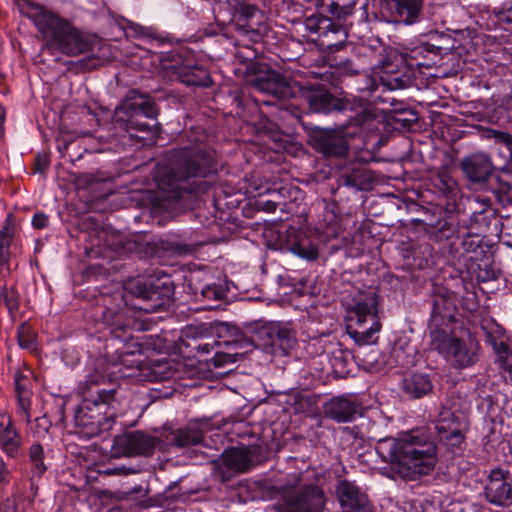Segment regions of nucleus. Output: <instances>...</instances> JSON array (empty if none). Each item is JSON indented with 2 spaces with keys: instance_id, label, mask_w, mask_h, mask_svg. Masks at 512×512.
<instances>
[{
  "instance_id": "17",
  "label": "nucleus",
  "mask_w": 512,
  "mask_h": 512,
  "mask_svg": "<svg viewBox=\"0 0 512 512\" xmlns=\"http://www.w3.org/2000/svg\"><path fill=\"white\" fill-rule=\"evenodd\" d=\"M325 499L323 491L308 485L298 492H288L277 503L278 512H322Z\"/></svg>"
},
{
  "instance_id": "5",
  "label": "nucleus",
  "mask_w": 512,
  "mask_h": 512,
  "mask_svg": "<svg viewBox=\"0 0 512 512\" xmlns=\"http://www.w3.org/2000/svg\"><path fill=\"white\" fill-rule=\"evenodd\" d=\"M306 101L310 109L317 113L338 112L344 114L347 118L349 127H358L359 129L376 128V110L369 102L356 101L350 98H337L322 87H306Z\"/></svg>"
},
{
  "instance_id": "47",
  "label": "nucleus",
  "mask_w": 512,
  "mask_h": 512,
  "mask_svg": "<svg viewBox=\"0 0 512 512\" xmlns=\"http://www.w3.org/2000/svg\"><path fill=\"white\" fill-rule=\"evenodd\" d=\"M51 427V422L46 416L36 418L35 420V434L38 438L44 437Z\"/></svg>"
},
{
  "instance_id": "52",
  "label": "nucleus",
  "mask_w": 512,
  "mask_h": 512,
  "mask_svg": "<svg viewBox=\"0 0 512 512\" xmlns=\"http://www.w3.org/2000/svg\"><path fill=\"white\" fill-rule=\"evenodd\" d=\"M132 472L131 469L126 468L124 466H118L114 468H106L104 470H101L100 473L104 475H127Z\"/></svg>"
},
{
  "instance_id": "30",
  "label": "nucleus",
  "mask_w": 512,
  "mask_h": 512,
  "mask_svg": "<svg viewBox=\"0 0 512 512\" xmlns=\"http://www.w3.org/2000/svg\"><path fill=\"white\" fill-rule=\"evenodd\" d=\"M287 249L297 257L306 261H316L319 258L318 244L310 237L294 232L287 240Z\"/></svg>"
},
{
  "instance_id": "57",
  "label": "nucleus",
  "mask_w": 512,
  "mask_h": 512,
  "mask_svg": "<svg viewBox=\"0 0 512 512\" xmlns=\"http://www.w3.org/2000/svg\"><path fill=\"white\" fill-rule=\"evenodd\" d=\"M422 512H442V508L439 505H434L433 502L425 501L422 505Z\"/></svg>"
},
{
  "instance_id": "63",
  "label": "nucleus",
  "mask_w": 512,
  "mask_h": 512,
  "mask_svg": "<svg viewBox=\"0 0 512 512\" xmlns=\"http://www.w3.org/2000/svg\"><path fill=\"white\" fill-rule=\"evenodd\" d=\"M109 512H118L117 510H110Z\"/></svg>"
},
{
  "instance_id": "56",
  "label": "nucleus",
  "mask_w": 512,
  "mask_h": 512,
  "mask_svg": "<svg viewBox=\"0 0 512 512\" xmlns=\"http://www.w3.org/2000/svg\"><path fill=\"white\" fill-rule=\"evenodd\" d=\"M9 480V470L6 463L0 458V483H6Z\"/></svg>"
},
{
  "instance_id": "15",
  "label": "nucleus",
  "mask_w": 512,
  "mask_h": 512,
  "mask_svg": "<svg viewBox=\"0 0 512 512\" xmlns=\"http://www.w3.org/2000/svg\"><path fill=\"white\" fill-rule=\"evenodd\" d=\"M415 79L414 70L409 67L401 57H396L394 60H384L379 72V81L372 78L367 80L366 89L370 93L375 92L379 86H383L389 90L405 89L412 85Z\"/></svg>"
},
{
  "instance_id": "51",
  "label": "nucleus",
  "mask_w": 512,
  "mask_h": 512,
  "mask_svg": "<svg viewBox=\"0 0 512 512\" xmlns=\"http://www.w3.org/2000/svg\"><path fill=\"white\" fill-rule=\"evenodd\" d=\"M49 166V160L45 156L38 155L34 163V173H43Z\"/></svg>"
},
{
  "instance_id": "33",
  "label": "nucleus",
  "mask_w": 512,
  "mask_h": 512,
  "mask_svg": "<svg viewBox=\"0 0 512 512\" xmlns=\"http://www.w3.org/2000/svg\"><path fill=\"white\" fill-rule=\"evenodd\" d=\"M340 20H335L331 29H328L321 38H312V41L321 49L330 52L338 51L345 44L348 37L344 25L339 22Z\"/></svg>"
},
{
  "instance_id": "22",
  "label": "nucleus",
  "mask_w": 512,
  "mask_h": 512,
  "mask_svg": "<svg viewBox=\"0 0 512 512\" xmlns=\"http://www.w3.org/2000/svg\"><path fill=\"white\" fill-rule=\"evenodd\" d=\"M486 499L497 506H508L512 502V478L508 471L491 470L484 488Z\"/></svg>"
},
{
  "instance_id": "25",
  "label": "nucleus",
  "mask_w": 512,
  "mask_h": 512,
  "mask_svg": "<svg viewBox=\"0 0 512 512\" xmlns=\"http://www.w3.org/2000/svg\"><path fill=\"white\" fill-rule=\"evenodd\" d=\"M361 410V403L352 395L332 397L323 407L324 415L337 423L354 421L361 415Z\"/></svg>"
},
{
  "instance_id": "18",
  "label": "nucleus",
  "mask_w": 512,
  "mask_h": 512,
  "mask_svg": "<svg viewBox=\"0 0 512 512\" xmlns=\"http://www.w3.org/2000/svg\"><path fill=\"white\" fill-rule=\"evenodd\" d=\"M156 438L142 432H129L113 438L112 451L115 455L149 456L156 447Z\"/></svg>"
},
{
  "instance_id": "24",
  "label": "nucleus",
  "mask_w": 512,
  "mask_h": 512,
  "mask_svg": "<svg viewBox=\"0 0 512 512\" xmlns=\"http://www.w3.org/2000/svg\"><path fill=\"white\" fill-rule=\"evenodd\" d=\"M261 454L260 445L231 447L221 455V462L230 472L244 473L258 461Z\"/></svg>"
},
{
  "instance_id": "48",
  "label": "nucleus",
  "mask_w": 512,
  "mask_h": 512,
  "mask_svg": "<svg viewBox=\"0 0 512 512\" xmlns=\"http://www.w3.org/2000/svg\"><path fill=\"white\" fill-rule=\"evenodd\" d=\"M235 56L240 60V62L246 63L257 57V51L252 47L247 46L243 51H237Z\"/></svg>"
},
{
  "instance_id": "46",
  "label": "nucleus",
  "mask_w": 512,
  "mask_h": 512,
  "mask_svg": "<svg viewBox=\"0 0 512 512\" xmlns=\"http://www.w3.org/2000/svg\"><path fill=\"white\" fill-rule=\"evenodd\" d=\"M13 230L7 223L0 229V251L8 252L12 242Z\"/></svg>"
},
{
  "instance_id": "23",
  "label": "nucleus",
  "mask_w": 512,
  "mask_h": 512,
  "mask_svg": "<svg viewBox=\"0 0 512 512\" xmlns=\"http://www.w3.org/2000/svg\"><path fill=\"white\" fill-rule=\"evenodd\" d=\"M159 288L158 284H148L146 280L135 279L130 282L128 289L144 302L143 305H139L137 308L147 313H152L158 311L169 302L170 289H166V292L162 293Z\"/></svg>"
},
{
  "instance_id": "7",
  "label": "nucleus",
  "mask_w": 512,
  "mask_h": 512,
  "mask_svg": "<svg viewBox=\"0 0 512 512\" xmlns=\"http://www.w3.org/2000/svg\"><path fill=\"white\" fill-rule=\"evenodd\" d=\"M378 295L374 289L359 291L347 307V328L361 344L372 341L373 335L380 330L377 315Z\"/></svg>"
},
{
  "instance_id": "62",
  "label": "nucleus",
  "mask_w": 512,
  "mask_h": 512,
  "mask_svg": "<svg viewBox=\"0 0 512 512\" xmlns=\"http://www.w3.org/2000/svg\"><path fill=\"white\" fill-rule=\"evenodd\" d=\"M300 479L298 476H295V482H298Z\"/></svg>"
},
{
  "instance_id": "21",
  "label": "nucleus",
  "mask_w": 512,
  "mask_h": 512,
  "mask_svg": "<svg viewBox=\"0 0 512 512\" xmlns=\"http://www.w3.org/2000/svg\"><path fill=\"white\" fill-rule=\"evenodd\" d=\"M447 49L432 42H419L405 48L400 57L415 71V69L431 68L437 65L441 55Z\"/></svg>"
},
{
  "instance_id": "36",
  "label": "nucleus",
  "mask_w": 512,
  "mask_h": 512,
  "mask_svg": "<svg viewBox=\"0 0 512 512\" xmlns=\"http://www.w3.org/2000/svg\"><path fill=\"white\" fill-rule=\"evenodd\" d=\"M334 21L321 13H315L305 19L304 25L310 33L311 39L321 38L328 29L333 27Z\"/></svg>"
},
{
  "instance_id": "31",
  "label": "nucleus",
  "mask_w": 512,
  "mask_h": 512,
  "mask_svg": "<svg viewBox=\"0 0 512 512\" xmlns=\"http://www.w3.org/2000/svg\"><path fill=\"white\" fill-rule=\"evenodd\" d=\"M403 392L412 399L422 398L433 390V383L428 374L414 373L402 380Z\"/></svg>"
},
{
  "instance_id": "9",
  "label": "nucleus",
  "mask_w": 512,
  "mask_h": 512,
  "mask_svg": "<svg viewBox=\"0 0 512 512\" xmlns=\"http://www.w3.org/2000/svg\"><path fill=\"white\" fill-rule=\"evenodd\" d=\"M158 113L157 104L152 97L132 90L116 107L113 123L131 134L133 132H148L149 125L141 118L156 119Z\"/></svg>"
},
{
  "instance_id": "53",
  "label": "nucleus",
  "mask_w": 512,
  "mask_h": 512,
  "mask_svg": "<svg viewBox=\"0 0 512 512\" xmlns=\"http://www.w3.org/2000/svg\"><path fill=\"white\" fill-rule=\"evenodd\" d=\"M216 344H219V342L213 339L211 342L194 346L193 349H195L199 354H210Z\"/></svg>"
},
{
  "instance_id": "60",
  "label": "nucleus",
  "mask_w": 512,
  "mask_h": 512,
  "mask_svg": "<svg viewBox=\"0 0 512 512\" xmlns=\"http://www.w3.org/2000/svg\"><path fill=\"white\" fill-rule=\"evenodd\" d=\"M8 256H9V251L8 252H3L0 251V259L1 261H6L8 259Z\"/></svg>"
},
{
  "instance_id": "8",
  "label": "nucleus",
  "mask_w": 512,
  "mask_h": 512,
  "mask_svg": "<svg viewBox=\"0 0 512 512\" xmlns=\"http://www.w3.org/2000/svg\"><path fill=\"white\" fill-rule=\"evenodd\" d=\"M431 346L455 369L472 367L479 360L480 345L469 334L456 336L453 331L434 332Z\"/></svg>"
},
{
  "instance_id": "3",
  "label": "nucleus",
  "mask_w": 512,
  "mask_h": 512,
  "mask_svg": "<svg viewBox=\"0 0 512 512\" xmlns=\"http://www.w3.org/2000/svg\"><path fill=\"white\" fill-rule=\"evenodd\" d=\"M21 16L29 19L51 54L76 57L91 52L98 37L75 26L72 21L36 0H15Z\"/></svg>"
},
{
  "instance_id": "27",
  "label": "nucleus",
  "mask_w": 512,
  "mask_h": 512,
  "mask_svg": "<svg viewBox=\"0 0 512 512\" xmlns=\"http://www.w3.org/2000/svg\"><path fill=\"white\" fill-rule=\"evenodd\" d=\"M373 182V173L362 163H354L345 168L338 178L339 186L354 188L360 191L370 189Z\"/></svg>"
},
{
  "instance_id": "50",
  "label": "nucleus",
  "mask_w": 512,
  "mask_h": 512,
  "mask_svg": "<svg viewBox=\"0 0 512 512\" xmlns=\"http://www.w3.org/2000/svg\"><path fill=\"white\" fill-rule=\"evenodd\" d=\"M501 238L504 244H506L509 247H512V219L508 220L505 224H503Z\"/></svg>"
},
{
  "instance_id": "29",
  "label": "nucleus",
  "mask_w": 512,
  "mask_h": 512,
  "mask_svg": "<svg viewBox=\"0 0 512 512\" xmlns=\"http://www.w3.org/2000/svg\"><path fill=\"white\" fill-rule=\"evenodd\" d=\"M462 165L472 182H485L493 170L490 158L484 153H476L466 157Z\"/></svg>"
},
{
  "instance_id": "42",
  "label": "nucleus",
  "mask_w": 512,
  "mask_h": 512,
  "mask_svg": "<svg viewBox=\"0 0 512 512\" xmlns=\"http://www.w3.org/2000/svg\"><path fill=\"white\" fill-rule=\"evenodd\" d=\"M17 340L21 348L33 349L35 347V336L30 326L21 324L17 329Z\"/></svg>"
},
{
  "instance_id": "44",
  "label": "nucleus",
  "mask_w": 512,
  "mask_h": 512,
  "mask_svg": "<svg viewBox=\"0 0 512 512\" xmlns=\"http://www.w3.org/2000/svg\"><path fill=\"white\" fill-rule=\"evenodd\" d=\"M493 14L500 23L512 25V0H507L500 8H494Z\"/></svg>"
},
{
  "instance_id": "32",
  "label": "nucleus",
  "mask_w": 512,
  "mask_h": 512,
  "mask_svg": "<svg viewBox=\"0 0 512 512\" xmlns=\"http://www.w3.org/2000/svg\"><path fill=\"white\" fill-rule=\"evenodd\" d=\"M228 331V324L223 322H200L188 325L184 330V335L188 339H213L222 337L224 332Z\"/></svg>"
},
{
  "instance_id": "54",
  "label": "nucleus",
  "mask_w": 512,
  "mask_h": 512,
  "mask_svg": "<svg viewBox=\"0 0 512 512\" xmlns=\"http://www.w3.org/2000/svg\"><path fill=\"white\" fill-rule=\"evenodd\" d=\"M1 512H18L15 500L7 498L1 505Z\"/></svg>"
},
{
  "instance_id": "45",
  "label": "nucleus",
  "mask_w": 512,
  "mask_h": 512,
  "mask_svg": "<svg viewBox=\"0 0 512 512\" xmlns=\"http://www.w3.org/2000/svg\"><path fill=\"white\" fill-rule=\"evenodd\" d=\"M435 186L439 188L443 193L448 194L451 193L456 183L455 181L446 173H439L435 178Z\"/></svg>"
},
{
  "instance_id": "28",
  "label": "nucleus",
  "mask_w": 512,
  "mask_h": 512,
  "mask_svg": "<svg viewBox=\"0 0 512 512\" xmlns=\"http://www.w3.org/2000/svg\"><path fill=\"white\" fill-rule=\"evenodd\" d=\"M23 439L11 419L5 423L0 421V449L9 458L16 459L21 455Z\"/></svg>"
},
{
  "instance_id": "13",
  "label": "nucleus",
  "mask_w": 512,
  "mask_h": 512,
  "mask_svg": "<svg viewBox=\"0 0 512 512\" xmlns=\"http://www.w3.org/2000/svg\"><path fill=\"white\" fill-rule=\"evenodd\" d=\"M166 76L185 84L186 86L210 87L212 79L208 69L192 60L183 59L180 55H172L171 59L162 62Z\"/></svg>"
},
{
  "instance_id": "1",
  "label": "nucleus",
  "mask_w": 512,
  "mask_h": 512,
  "mask_svg": "<svg viewBox=\"0 0 512 512\" xmlns=\"http://www.w3.org/2000/svg\"><path fill=\"white\" fill-rule=\"evenodd\" d=\"M467 423L463 416L442 407L435 424L438 445L425 429L406 432L389 443L388 455L395 471L405 479L415 480L429 474L437 462V450L449 457L461 456L466 449Z\"/></svg>"
},
{
  "instance_id": "37",
  "label": "nucleus",
  "mask_w": 512,
  "mask_h": 512,
  "mask_svg": "<svg viewBox=\"0 0 512 512\" xmlns=\"http://www.w3.org/2000/svg\"><path fill=\"white\" fill-rule=\"evenodd\" d=\"M44 457V448L41 444L34 443L29 447L28 458L31 465V482L36 478H40L47 471V466L44 463Z\"/></svg>"
},
{
  "instance_id": "2",
  "label": "nucleus",
  "mask_w": 512,
  "mask_h": 512,
  "mask_svg": "<svg viewBox=\"0 0 512 512\" xmlns=\"http://www.w3.org/2000/svg\"><path fill=\"white\" fill-rule=\"evenodd\" d=\"M217 162L211 152L200 146H188L167 152L156 164L154 180L160 198L172 202L185 193L205 192L208 178L216 174Z\"/></svg>"
},
{
  "instance_id": "41",
  "label": "nucleus",
  "mask_w": 512,
  "mask_h": 512,
  "mask_svg": "<svg viewBox=\"0 0 512 512\" xmlns=\"http://www.w3.org/2000/svg\"><path fill=\"white\" fill-rule=\"evenodd\" d=\"M486 137L493 139L496 144L503 145L508 151V158L512 159V135L496 129H488Z\"/></svg>"
},
{
  "instance_id": "49",
  "label": "nucleus",
  "mask_w": 512,
  "mask_h": 512,
  "mask_svg": "<svg viewBox=\"0 0 512 512\" xmlns=\"http://www.w3.org/2000/svg\"><path fill=\"white\" fill-rule=\"evenodd\" d=\"M49 224V218L46 214L38 212L32 217V226L36 229H44Z\"/></svg>"
},
{
  "instance_id": "4",
  "label": "nucleus",
  "mask_w": 512,
  "mask_h": 512,
  "mask_svg": "<svg viewBox=\"0 0 512 512\" xmlns=\"http://www.w3.org/2000/svg\"><path fill=\"white\" fill-rule=\"evenodd\" d=\"M109 375L106 373L87 374L79 385L82 402L74 415L76 433L85 438L109 431L117 416L118 402L115 388H101Z\"/></svg>"
},
{
  "instance_id": "55",
  "label": "nucleus",
  "mask_w": 512,
  "mask_h": 512,
  "mask_svg": "<svg viewBox=\"0 0 512 512\" xmlns=\"http://www.w3.org/2000/svg\"><path fill=\"white\" fill-rule=\"evenodd\" d=\"M259 205L265 212L272 213L276 211L278 203L274 200H265L261 201Z\"/></svg>"
},
{
  "instance_id": "26",
  "label": "nucleus",
  "mask_w": 512,
  "mask_h": 512,
  "mask_svg": "<svg viewBox=\"0 0 512 512\" xmlns=\"http://www.w3.org/2000/svg\"><path fill=\"white\" fill-rule=\"evenodd\" d=\"M387 6L392 22L412 25L420 21L423 0H388Z\"/></svg>"
},
{
  "instance_id": "20",
  "label": "nucleus",
  "mask_w": 512,
  "mask_h": 512,
  "mask_svg": "<svg viewBox=\"0 0 512 512\" xmlns=\"http://www.w3.org/2000/svg\"><path fill=\"white\" fill-rule=\"evenodd\" d=\"M336 493L343 512H375L368 495L352 481H339Z\"/></svg>"
},
{
  "instance_id": "43",
  "label": "nucleus",
  "mask_w": 512,
  "mask_h": 512,
  "mask_svg": "<svg viewBox=\"0 0 512 512\" xmlns=\"http://www.w3.org/2000/svg\"><path fill=\"white\" fill-rule=\"evenodd\" d=\"M200 294L205 300H221L226 296V292L222 286L215 283L202 286Z\"/></svg>"
},
{
  "instance_id": "38",
  "label": "nucleus",
  "mask_w": 512,
  "mask_h": 512,
  "mask_svg": "<svg viewBox=\"0 0 512 512\" xmlns=\"http://www.w3.org/2000/svg\"><path fill=\"white\" fill-rule=\"evenodd\" d=\"M494 349L497 354V362L500 368L508 373V377L512 381V349H510L504 342H494Z\"/></svg>"
},
{
  "instance_id": "14",
  "label": "nucleus",
  "mask_w": 512,
  "mask_h": 512,
  "mask_svg": "<svg viewBox=\"0 0 512 512\" xmlns=\"http://www.w3.org/2000/svg\"><path fill=\"white\" fill-rule=\"evenodd\" d=\"M457 296L446 288H437L432 298V310L429 319V335L434 332H448L457 323Z\"/></svg>"
},
{
  "instance_id": "58",
  "label": "nucleus",
  "mask_w": 512,
  "mask_h": 512,
  "mask_svg": "<svg viewBox=\"0 0 512 512\" xmlns=\"http://www.w3.org/2000/svg\"><path fill=\"white\" fill-rule=\"evenodd\" d=\"M215 365L221 366L226 362H231V355H220L218 352L215 353Z\"/></svg>"
},
{
  "instance_id": "59",
  "label": "nucleus",
  "mask_w": 512,
  "mask_h": 512,
  "mask_svg": "<svg viewBox=\"0 0 512 512\" xmlns=\"http://www.w3.org/2000/svg\"><path fill=\"white\" fill-rule=\"evenodd\" d=\"M128 27L136 34V35H144L145 34V27L135 24L132 22H129Z\"/></svg>"
},
{
  "instance_id": "34",
  "label": "nucleus",
  "mask_w": 512,
  "mask_h": 512,
  "mask_svg": "<svg viewBox=\"0 0 512 512\" xmlns=\"http://www.w3.org/2000/svg\"><path fill=\"white\" fill-rule=\"evenodd\" d=\"M202 440L203 434L201 430L194 427L177 429L166 436L167 443L179 449L196 446Z\"/></svg>"
},
{
  "instance_id": "10",
  "label": "nucleus",
  "mask_w": 512,
  "mask_h": 512,
  "mask_svg": "<svg viewBox=\"0 0 512 512\" xmlns=\"http://www.w3.org/2000/svg\"><path fill=\"white\" fill-rule=\"evenodd\" d=\"M252 339L275 356H286L296 342L295 333L280 322H258L252 330Z\"/></svg>"
},
{
  "instance_id": "40",
  "label": "nucleus",
  "mask_w": 512,
  "mask_h": 512,
  "mask_svg": "<svg viewBox=\"0 0 512 512\" xmlns=\"http://www.w3.org/2000/svg\"><path fill=\"white\" fill-rule=\"evenodd\" d=\"M0 298L4 302L10 316L13 318L19 309V294L17 290L4 286L1 289Z\"/></svg>"
},
{
  "instance_id": "39",
  "label": "nucleus",
  "mask_w": 512,
  "mask_h": 512,
  "mask_svg": "<svg viewBox=\"0 0 512 512\" xmlns=\"http://www.w3.org/2000/svg\"><path fill=\"white\" fill-rule=\"evenodd\" d=\"M356 2L357 0H331L327 8L336 19H345L352 14Z\"/></svg>"
},
{
  "instance_id": "11",
  "label": "nucleus",
  "mask_w": 512,
  "mask_h": 512,
  "mask_svg": "<svg viewBox=\"0 0 512 512\" xmlns=\"http://www.w3.org/2000/svg\"><path fill=\"white\" fill-rule=\"evenodd\" d=\"M116 338H119L122 342L127 343L122 349H117L116 356L113 357L112 361L108 363L107 359L99 358L96 361L94 371L90 374L106 373L109 376L106 381H111L112 377H129L131 374H126L123 371V367L133 369L139 368L142 364V344L139 342L134 343L132 338H128L122 334H118L117 330H114Z\"/></svg>"
},
{
  "instance_id": "6",
  "label": "nucleus",
  "mask_w": 512,
  "mask_h": 512,
  "mask_svg": "<svg viewBox=\"0 0 512 512\" xmlns=\"http://www.w3.org/2000/svg\"><path fill=\"white\" fill-rule=\"evenodd\" d=\"M231 25L252 43L260 42L271 30L265 0H230Z\"/></svg>"
},
{
  "instance_id": "19",
  "label": "nucleus",
  "mask_w": 512,
  "mask_h": 512,
  "mask_svg": "<svg viewBox=\"0 0 512 512\" xmlns=\"http://www.w3.org/2000/svg\"><path fill=\"white\" fill-rule=\"evenodd\" d=\"M489 223L483 213H475L470 219V225L458 231V235L452 242L453 246H461L465 253L484 252L483 234L488 230Z\"/></svg>"
},
{
  "instance_id": "61",
  "label": "nucleus",
  "mask_w": 512,
  "mask_h": 512,
  "mask_svg": "<svg viewBox=\"0 0 512 512\" xmlns=\"http://www.w3.org/2000/svg\"><path fill=\"white\" fill-rule=\"evenodd\" d=\"M441 232L443 234V236H445L446 238H450V234L446 233L444 229H441Z\"/></svg>"
},
{
  "instance_id": "12",
  "label": "nucleus",
  "mask_w": 512,
  "mask_h": 512,
  "mask_svg": "<svg viewBox=\"0 0 512 512\" xmlns=\"http://www.w3.org/2000/svg\"><path fill=\"white\" fill-rule=\"evenodd\" d=\"M251 84L254 90L269 97L267 100H262L263 104L277 106L287 111L295 108L294 104L286 103L288 99L295 96V87L279 72L270 70L255 77Z\"/></svg>"
},
{
  "instance_id": "35",
  "label": "nucleus",
  "mask_w": 512,
  "mask_h": 512,
  "mask_svg": "<svg viewBox=\"0 0 512 512\" xmlns=\"http://www.w3.org/2000/svg\"><path fill=\"white\" fill-rule=\"evenodd\" d=\"M15 392L19 409L25 414L26 421H30L31 409V380L22 373H16L14 376Z\"/></svg>"
},
{
  "instance_id": "16",
  "label": "nucleus",
  "mask_w": 512,
  "mask_h": 512,
  "mask_svg": "<svg viewBox=\"0 0 512 512\" xmlns=\"http://www.w3.org/2000/svg\"><path fill=\"white\" fill-rule=\"evenodd\" d=\"M355 128L356 131L340 132L333 129L317 127L312 130L309 142L316 152L322 154L326 158L343 157L348 152L347 135L354 136L355 134H360L363 131L372 130L367 129V126L362 130L358 127Z\"/></svg>"
}]
</instances>
